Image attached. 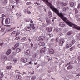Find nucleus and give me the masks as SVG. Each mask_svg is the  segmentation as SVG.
Returning <instances> with one entry per match:
<instances>
[{
    "label": "nucleus",
    "instance_id": "obj_1",
    "mask_svg": "<svg viewBox=\"0 0 80 80\" xmlns=\"http://www.w3.org/2000/svg\"><path fill=\"white\" fill-rule=\"evenodd\" d=\"M43 2H45V3L48 6L50 7V8L54 12L56 13L57 15L59 17H60L63 14L62 13H59V10H58L57 8H55L54 6L52 5V4L50 3V2H48V0H42Z\"/></svg>",
    "mask_w": 80,
    "mask_h": 80
},
{
    "label": "nucleus",
    "instance_id": "obj_2",
    "mask_svg": "<svg viewBox=\"0 0 80 80\" xmlns=\"http://www.w3.org/2000/svg\"><path fill=\"white\" fill-rule=\"evenodd\" d=\"M60 18H61V19H62L63 21L66 23V24H67L69 26V27H72V25H73V28H75V29H76V30H80V27L78 26L73 23H72L71 22H70L69 20H68L67 19V18H65L64 16H63V15H62Z\"/></svg>",
    "mask_w": 80,
    "mask_h": 80
},
{
    "label": "nucleus",
    "instance_id": "obj_3",
    "mask_svg": "<svg viewBox=\"0 0 80 80\" xmlns=\"http://www.w3.org/2000/svg\"><path fill=\"white\" fill-rule=\"evenodd\" d=\"M59 43L60 45H63L64 43V39L62 38H60L59 41Z\"/></svg>",
    "mask_w": 80,
    "mask_h": 80
},
{
    "label": "nucleus",
    "instance_id": "obj_4",
    "mask_svg": "<svg viewBox=\"0 0 80 80\" xmlns=\"http://www.w3.org/2000/svg\"><path fill=\"white\" fill-rule=\"evenodd\" d=\"M5 22L6 24H7V25H8L9 23H10V18H7L6 19V20L5 21Z\"/></svg>",
    "mask_w": 80,
    "mask_h": 80
},
{
    "label": "nucleus",
    "instance_id": "obj_5",
    "mask_svg": "<svg viewBox=\"0 0 80 80\" xmlns=\"http://www.w3.org/2000/svg\"><path fill=\"white\" fill-rule=\"evenodd\" d=\"M59 25L60 27H65V23L63 22H60L59 23Z\"/></svg>",
    "mask_w": 80,
    "mask_h": 80
},
{
    "label": "nucleus",
    "instance_id": "obj_6",
    "mask_svg": "<svg viewBox=\"0 0 80 80\" xmlns=\"http://www.w3.org/2000/svg\"><path fill=\"white\" fill-rule=\"evenodd\" d=\"M16 80H21L22 79V76L20 75H17L16 77Z\"/></svg>",
    "mask_w": 80,
    "mask_h": 80
},
{
    "label": "nucleus",
    "instance_id": "obj_7",
    "mask_svg": "<svg viewBox=\"0 0 80 80\" xmlns=\"http://www.w3.org/2000/svg\"><path fill=\"white\" fill-rule=\"evenodd\" d=\"M21 61L23 63H26L27 62V59L26 58H23L21 59Z\"/></svg>",
    "mask_w": 80,
    "mask_h": 80
},
{
    "label": "nucleus",
    "instance_id": "obj_8",
    "mask_svg": "<svg viewBox=\"0 0 80 80\" xmlns=\"http://www.w3.org/2000/svg\"><path fill=\"white\" fill-rule=\"evenodd\" d=\"M46 30L48 32H51L52 30V28L51 27H47L46 28Z\"/></svg>",
    "mask_w": 80,
    "mask_h": 80
},
{
    "label": "nucleus",
    "instance_id": "obj_9",
    "mask_svg": "<svg viewBox=\"0 0 80 80\" xmlns=\"http://www.w3.org/2000/svg\"><path fill=\"white\" fill-rule=\"evenodd\" d=\"M46 22L48 25H50L51 24V21L50 20V19L48 18L46 19Z\"/></svg>",
    "mask_w": 80,
    "mask_h": 80
},
{
    "label": "nucleus",
    "instance_id": "obj_10",
    "mask_svg": "<svg viewBox=\"0 0 80 80\" xmlns=\"http://www.w3.org/2000/svg\"><path fill=\"white\" fill-rule=\"evenodd\" d=\"M48 17L49 18H51V17H52V12H48Z\"/></svg>",
    "mask_w": 80,
    "mask_h": 80
},
{
    "label": "nucleus",
    "instance_id": "obj_11",
    "mask_svg": "<svg viewBox=\"0 0 80 80\" xmlns=\"http://www.w3.org/2000/svg\"><path fill=\"white\" fill-rule=\"evenodd\" d=\"M49 52L51 54H53L55 53V51L52 49H50L49 51Z\"/></svg>",
    "mask_w": 80,
    "mask_h": 80
},
{
    "label": "nucleus",
    "instance_id": "obj_12",
    "mask_svg": "<svg viewBox=\"0 0 80 80\" xmlns=\"http://www.w3.org/2000/svg\"><path fill=\"white\" fill-rule=\"evenodd\" d=\"M11 49H8V50L6 52V54L7 55H10V54L11 53Z\"/></svg>",
    "mask_w": 80,
    "mask_h": 80
},
{
    "label": "nucleus",
    "instance_id": "obj_13",
    "mask_svg": "<svg viewBox=\"0 0 80 80\" xmlns=\"http://www.w3.org/2000/svg\"><path fill=\"white\" fill-rule=\"evenodd\" d=\"M38 45L40 46H44L45 45V43L43 42H39Z\"/></svg>",
    "mask_w": 80,
    "mask_h": 80
},
{
    "label": "nucleus",
    "instance_id": "obj_14",
    "mask_svg": "<svg viewBox=\"0 0 80 80\" xmlns=\"http://www.w3.org/2000/svg\"><path fill=\"white\" fill-rule=\"evenodd\" d=\"M45 52V48H44L41 49L40 52L41 53H43Z\"/></svg>",
    "mask_w": 80,
    "mask_h": 80
},
{
    "label": "nucleus",
    "instance_id": "obj_15",
    "mask_svg": "<svg viewBox=\"0 0 80 80\" xmlns=\"http://www.w3.org/2000/svg\"><path fill=\"white\" fill-rule=\"evenodd\" d=\"M72 46V45L70 44H66V47L67 48H68L70 47H71Z\"/></svg>",
    "mask_w": 80,
    "mask_h": 80
},
{
    "label": "nucleus",
    "instance_id": "obj_16",
    "mask_svg": "<svg viewBox=\"0 0 80 80\" xmlns=\"http://www.w3.org/2000/svg\"><path fill=\"white\" fill-rule=\"evenodd\" d=\"M30 50H27L26 51V54L27 55H30Z\"/></svg>",
    "mask_w": 80,
    "mask_h": 80
},
{
    "label": "nucleus",
    "instance_id": "obj_17",
    "mask_svg": "<svg viewBox=\"0 0 80 80\" xmlns=\"http://www.w3.org/2000/svg\"><path fill=\"white\" fill-rule=\"evenodd\" d=\"M31 28L29 27L26 28H25V30L26 31V32H28V31H30V30H31Z\"/></svg>",
    "mask_w": 80,
    "mask_h": 80
},
{
    "label": "nucleus",
    "instance_id": "obj_18",
    "mask_svg": "<svg viewBox=\"0 0 80 80\" xmlns=\"http://www.w3.org/2000/svg\"><path fill=\"white\" fill-rule=\"evenodd\" d=\"M72 68H73V66L70 65L67 67V70H71V69H72Z\"/></svg>",
    "mask_w": 80,
    "mask_h": 80
},
{
    "label": "nucleus",
    "instance_id": "obj_19",
    "mask_svg": "<svg viewBox=\"0 0 80 80\" xmlns=\"http://www.w3.org/2000/svg\"><path fill=\"white\" fill-rule=\"evenodd\" d=\"M7 70H10L12 68V66H9L6 67V68Z\"/></svg>",
    "mask_w": 80,
    "mask_h": 80
},
{
    "label": "nucleus",
    "instance_id": "obj_20",
    "mask_svg": "<svg viewBox=\"0 0 80 80\" xmlns=\"http://www.w3.org/2000/svg\"><path fill=\"white\" fill-rule=\"evenodd\" d=\"M30 26L31 28H32L33 29H35V26H34V24H30Z\"/></svg>",
    "mask_w": 80,
    "mask_h": 80
},
{
    "label": "nucleus",
    "instance_id": "obj_21",
    "mask_svg": "<svg viewBox=\"0 0 80 80\" xmlns=\"http://www.w3.org/2000/svg\"><path fill=\"white\" fill-rule=\"evenodd\" d=\"M5 28H2L0 31L2 33H3L4 32V31H5Z\"/></svg>",
    "mask_w": 80,
    "mask_h": 80
},
{
    "label": "nucleus",
    "instance_id": "obj_22",
    "mask_svg": "<svg viewBox=\"0 0 80 80\" xmlns=\"http://www.w3.org/2000/svg\"><path fill=\"white\" fill-rule=\"evenodd\" d=\"M36 76H33L31 78V80H36Z\"/></svg>",
    "mask_w": 80,
    "mask_h": 80
},
{
    "label": "nucleus",
    "instance_id": "obj_23",
    "mask_svg": "<svg viewBox=\"0 0 80 80\" xmlns=\"http://www.w3.org/2000/svg\"><path fill=\"white\" fill-rule=\"evenodd\" d=\"M70 5L71 7H72L74 6V3L73 2H70Z\"/></svg>",
    "mask_w": 80,
    "mask_h": 80
},
{
    "label": "nucleus",
    "instance_id": "obj_24",
    "mask_svg": "<svg viewBox=\"0 0 80 80\" xmlns=\"http://www.w3.org/2000/svg\"><path fill=\"white\" fill-rule=\"evenodd\" d=\"M75 43V40H72L71 42V44H74Z\"/></svg>",
    "mask_w": 80,
    "mask_h": 80
},
{
    "label": "nucleus",
    "instance_id": "obj_25",
    "mask_svg": "<svg viewBox=\"0 0 80 80\" xmlns=\"http://www.w3.org/2000/svg\"><path fill=\"white\" fill-rule=\"evenodd\" d=\"M22 40H24L23 42H24V41H25V40H27V37H24V38H22Z\"/></svg>",
    "mask_w": 80,
    "mask_h": 80
},
{
    "label": "nucleus",
    "instance_id": "obj_26",
    "mask_svg": "<svg viewBox=\"0 0 80 80\" xmlns=\"http://www.w3.org/2000/svg\"><path fill=\"white\" fill-rule=\"evenodd\" d=\"M75 47L73 46V47H72L70 49V51H72V50H74V49H75Z\"/></svg>",
    "mask_w": 80,
    "mask_h": 80
},
{
    "label": "nucleus",
    "instance_id": "obj_27",
    "mask_svg": "<svg viewBox=\"0 0 80 80\" xmlns=\"http://www.w3.org/2000/svg\"><path fill=\"white\" fill-rule=\"evenodd\" d=\"M42 41H43L45 39V38L44 36H41Z\"/></svg>",
    "mask_w": 80,
    "mask_h": 80
},
{
    "label": "nucleus",
    "instance_id": "obj_28",
    "mask_svg": "<svg viewBox=\"0 0 80 80\" xmlns=\"http://www.w3.org/2000/svg\"><path fill=\"white\" fill-rule=\"evenodd\" d=\"M16 51L17 52H20L21 51V49L19 48H18L16 49Z\"/></svg>",
    "mask_w": 80,
    "mask_h": 80
},
{
    "label": "nucleus",
    "instance_id": "obj_29",
    "mask_svg": "<svg viewBox=\"0 0 80 80\" xmlns=\"http://www.w3.org/2000/svg\"><path fill=\"white\" fill-rule=\"evenodd\" d=\"M20 74H21V75H25L26 74H27V72H24L22 73H20Z\"/></svg>",
    "mask_w": 80,
    "mask_h": 80
},
{
    "label": "nucleus",
    "instance_id": "obj_30",
    "mask_svg": "<svg viewBox=\"0 0 80 80\" xmlns=\"http://www.w3.org/2000/svg\"><path fill=\"white\" fill-rule=\"evenodd\" d=\"M67 3H62V6L63 7H64V6H66L67 5Z\"/></svg>",
    "mask_w": 80,
    "mask_h": 80
},
{
    "label": "nucleus",
    "instance_id": "obj_31",
    "mask_svg": "<svg viewBox=\"0 0 80 80\" xmlns=\"http://www.w3.org/2000/svg\"><path fill=\"white\" fill-rule=\"evenodd\" d=\"M17 48L16 46H14L12 48V50H16V49Z\"/></svg>",
    "mask_w": 80,
    "mask_h": 80
},
{
    "label": "nucleus",
    "instance_id": "obj_32",
    "mask_svg": "<svg viewBox=\"0 0 80 80\" xmlns=\"http://www.w3.org/2000/svg\"><path fill=\"white\" fill-rule=\"evenodd\" d=\"M74 10H75V13H78V10L77 9H74Z\"/></svg>",
    "mask_w": 80,
    "mask_h": 80
},
{
    "label": "nucleus",
    "instance_id": "obj_33",
    "mask_svg": "<svg viewBox=\"0 0 80 80\" xmlns=\"http://www.w3.org/2000/svg\"><path fill=\"white\" fill-rule=\"evenodd\" d=\"M14 46H16V48H17L19 47V43H17Z\"/></svg>",
    "mask_w": 80,
    "mask_h": 80
},
{
    "label": "nucleus",
    "instance_id": "obj_34",
    "mask_svg": "<svg viewBox=\"0 0 80 80\" xmlns=\"http://www.w3.org/2000/svg\"><path fill=\"white\" fill-rule=\"evenodd\" d=\"M71 34H72V32L71 31H69L67 33L68 35H71Z\"/></svg>",
    "mask_w": 80,
    "mask_h": 80
},
{
    "label": "nucleus",
    "instance_id": "obj_35",
    "mask_svg": "<svg viewBox=\"0 0 80 80\" xmlns=\"http://www.w3.org/2000/svg\"><path fill=\"white\" fill-rule=\"evenodd\" d=\"M20 38V36H18V37L16 38L15 39V40H19Z\"/></svg>",
    "mask_w": 80,
    "mask_h": 80
},
{
    "label": "nucleus",
    "instance_id": "obj_36",
    "mask_svg": "<svg viewBox=\"0 0 80 80\" xmlns=\"http://www.w3.org/2000/svg\"><path fill=\"white\" fill-rule=\"evenodd\" d=\"M34 73L35 72L34 71H33L32 72H29V73H30V74H31V75H33V74H34Z\"/></svg>",
    "mask_w": 80,
    "mask_h": 80
},
{
    "label": "nucleus",
    "instance_id": "obj_37",
    "mask_svg": "<svg viewBox=\"0 0 80 80\" xmlns=\"http://www.w3.org/2000/svg\"><path fill=\"white\" fill-rule=\"evenodd\" d=\"M15 72L16 73H20V72H19L18 70H16Z\"/></svg>",
    "mask_w": 80,
    "mask_h": 80
},
{
    "label": "nucleus",
    "instance_id": "obj_38",
    "mask_svg": "<svg viewBox=\"0 0 80 80\" xmlns=\"http://www.w3.org/2000/svg\"><path fill=\"white\" fill-rule=\"evenodd\" d=\"M2 18V22H1V23H2V25H3V18Z\"/></svg>",
    "mask_w": 80,
    "mask_h": 80
},
{
    "label": "nucleus",
    "instance_id": "obj_39",
    "mask_svg": "<svg viewBox=\"0 0 80 80\" xmlns=\"http://www.w3.org/2000/svg\"><path fill=\"white\" fill-rule=\"evenodd\" d=\"M14 29H15V27H13L11 29V31H13Z\"/></svg>",
    "mask_w": 80,
    "mask_h": 80
},
{
    "label": "nucleus",
    "instance_id": "obj_40",
    "mask_svg": "<svg viewBox=\"0 0 80 80\" xmlns=\"http://www.w3.org/2000/svg\"><path fill=\"white\" fill-rule=\"evenodd\" d=\"M13 61L14 62V63H16V62H17V59H13Z\"/></svg>",
    "mask_w": 80,
    "mask_h": 80
},
{
    "label": "nucleus",
    "instance_id": "obj_41",
    "mask_svg": "<svg viewBox=\"0 0 80 80\" xmlns=\"http://www.w3.org/2000/svg\"><path fill=\"white\" fill-rule=\"evenodd\" d=\"M27 13H28V14H31V12H30V11H29L28 10H27Z\"/></svg>",
    "mask_w": 80,
    "mask_h": 80
},
{
    "label": "nucleus",
    "instance_id": "obj_42",
    "mask_svg": "<svg viewBox=\"0 0 80 80\" xmlns=\"http://www.w3.org/2000/svg\"><path fill=\"white\" fill-rule=\"evenodd\" d=\"M12 54L13 55H17V53L16 52H12Z\"/></svg>",
    "mask_w": 80,
    "mask_h": 80
},
{
    "label": "nucleus",
    "instance_id": "obj_43",
    "mask_svg": "<svg viewBox=\"0 0 80 80\" xmlns=\"http://www.w3.org/2000/svg\"><path fill=\"white\" fill-rule=\"evenodd\" d=\"M38 40L39 41H42V38H41V37H40L38 38Z\"/></svg>",
    "mask_w": 80,
    "mask_h": 80
},
{
    "label": "nucleus",
    "instance_id": "obj_44",
    "mask_svg": "<svg viewBox=\"0 0 80 80\" xmlns=\"http://www.w3.org/2000/svg\"><path fill=\"white\" fill-rule=\"evenodd\" d=\"M15 33H16V31H14L12 33L11 35H13V34H15Z\"/></svg>",
    "mask_w": 80,
    "mask_h": 80
},
{
    "label": "nucleus",
    "instance_id": "obj_45",
    "mask_svg": "<svg viewBox=\"0 0 80 80\" xmlns=\"http://www.w3.org/2000/svg\"><path fill=\"white\" fill-rule=\"evenodd\" d=\"M52 60V57L50 58L49 59H48V61L50 62L51 60Z\"/></svg>",
    "mask_w": 80,
    "mask_h": 80
},
{
    "label": "nucleus",
    "instance_id": "obj_46",
    "mask_svg": "<svg viewBox=\"0 0 80 80\" xmlns=\"http://www.w3.org/2000/svg\"><path fill=\"white\" fill-rule=\"evenodd\" d=\"M31 3L30 2H28L26 4V5H31Z\"/></svg>",
    "mask_w": 80,
    "mask_h": 80
},
{
    "label": "nucleus",
    "instance_id": "obj_47",
    "mask_svg": "<svg viewBox=\"0 0 80 80\" xmlns=\"http://www.w3.org/2000/svg\"><path fill=\"white\" fill-rule=\"evenodd\" d=\"M30 18H28V19H27L26 20V22H30Z\"/></svg>",
    "mask_w": 80,
    "mask_h": 80
},
{
    "label": "nucleus",
    "instance_id": "obj_48",
    "mask_svg": "<svg viewBox=\"0 0 80 80\" xmlns=\"http://www.w3.org/2000/svg\"><path fill=\"white\" fill-rule=\"evenodd\" d=\"M78 38L79 39V40H80V33L78 35Z\"/></svg>",
    "mask_w": 80,
    "mask_h": 80
},
{
    "label": "nucleus",
    "instance_id": "obj_49",
    "mask_svg": "<svg viewBox=\"0 0 80 80\" xmlns=\"http://www.w3.org/2000/svg\"><path fill=\"white\" fill-rule=\"evenodd\" d=\"M77 76H80V73L77 74L76 75V77H77Z\"/></svg>",
    "mask_w": 80,
    "mask_h": 80
},
{
    "label": "nucleus",
    "instance_id": "obj_50",
    "mask_svg": "<svg viewBox=\"0 0 80 80\" xmlns=\"http://www.w3.org/2000/svg\"><path fill=\"white\" fill-rule=\"evenodd\" d=\"M33 57H34L35 58V57H37V55H36V54H34L33 56Z\"/></svg>",
    "mask_w": 80,
    "mask_h": 80
},
{
    "label": "nucleus",
    "instance_id": "obj_51",
    "mask_svg": "<svg viewBox=\"0 0 80 80\" xmlns=\"http://www.w3.org/2000/svg\"><path fill=\"white\" fill-rule=\"evenodd\" d=\"M63 11H66L67 10V9H66V8L64 7L63 8Z\"/></svg>",
    "mask_w": 80,
    "mask_h": 80
},
{
    "label": "nucleus",
    "instance_id": "obj_52",
    "mask_svg": "<svg viewBox=\"0 0 80 80\" xmlns=\"http://www.w3.org/2000/svg\"><path fill=\"white\" fill-rule=\"evenodd\" d=\"M56 41L57 42H58V37L56 39Z\"/></svg>",
    "mask_w": 80,
    "mask_h": 80
},
{
    "label": "nucleus",
    "instance_id": "obj_53",
    "mask_svg": "<svg viewBox=\"0 0 80 80\" xmlns=\"http://www.w3.org/2000/svg\"><path fill=\"white\" fill-rule=\"evenodd\" d=\"M4 44V43H3V42L1 43L0 44V46H2V45H3Z\"/></svg>",
    "mask_w": 80,
    "mask_h": 80
},
{
    "label": "nucleus",
    "instance_id": "obj_54",
    "mask_svg": "<svg viewBox=\"0 0 80 80\" xmlns=\"http://www.w3.org/2000/svg\"><path fill=\"white\" fill-rule=\"evenodd\" d=\"M2 16L3 17H6V16H5V15L4 14H2Z\"/></svg>",
    "mask_w": 80,
    "mask_h": 80
},
{
    "label": "nucleus",
    "instance_id": "obj_55",
    "mask_svg": "<svg viewBox=\"0 0 80 80\" xmlns=\"http://www.w3.org/2000/svg\"><path fill=\"white\" fill-rule=\"evenodd\" d=\"M36 3L38 5H40V4L38 3V2H36L35 4Z\"/></svg>",
    "mask_w": 80,
    "mask_h": 80
},
{
    "label": "nucleus",
    "instance_id": "obj_56",
    "mask_svg": "<svg viewBox=\"0 0 80 80\" xmlns=\"http://www.w3.org/2000/svg\"><path fill=\"white\" fill-rule=\"evenodd\" d=\"M16 3H19V0H15Z\"/></svg>",
    "mask_w": 80,
    "mask_h": 80
},
{
    "label": "nucleus",
    "instance_id": "obj_57",
    "mask_svg": "<svg viewBox=\"0 0 80 80\" xmlns=\"http://www.w3.org/2000/svg\"><path fill=\"white\" fill-rule=\"evenodd\" d=\"M65 8H66V10H68V9H69V8L68 7H65Z\"/></svg>",
    "mask_w": 80,
    "mask_h": 80
},
{
    "label": "nucleus",
    "instance_id": "obj_58",
    "mask_svg": "<svg viewBox=\"0 0 80 80\" xmlns=\"http://www.w3.org/2000/svg\"><path fill=\"white\" fill-rule=\"evenodd\" d=\"M78 48H80V44H78Z\"/></svg>",
    "mask_w": 80,
    "mask_h": 80
},
{
    "label": "nucleus",
    "instance_id": "obj_59",
    "mask_svg": "<svg viewBox=\"0 0 80 80\" xmlns=\"http://www.w3.org/2000/svg\"><path fill=\"white\" fill-rule=\"evenodd\" d=\"M31 48H32L33 47V44H32V43H31Z\"/></svg>",
    "mask_w": 80,
    "mask_h": 80
},
{
    "label": "nucleus",
    "instance_id": "obj_60",
    "mask_svg": "<svg viewBox=\"0 0 80 80\" xmlns=\"http://www.w3.org/2000/svg\"><path fill=\"white\" fill-rule=\"evenodd\" d=\"M78 60L80 61V56H79L78 58Z\"/></svg>",
    "mask_w": 80,
    "mask_h": 80
},
{
    "label": "nucleus",
    "instance_id": "obj_61",
    "mask_svg": "<svg viewBox=\"0 0 80 80\" xmlns=\"http://www.w3.org/2000/svg\"><path fill=\"white\" fill-rule=\"evenodd\" d=\"M30 22L31 23H33V21H32V20H31L30 21Z\"/></svg>",
    "mask_w": 80,
    "mask_h": 80
},
{
    "label": "nucleus",
    "instance_id": "obj_62",
    "mask_svg": "<svg viewBox=\"0 0 80 80\" xmlns=\"http://www.w3.org/2000/svg\"><path fill=\"white\" fill-rule=\"evenodd\" d=\"M49 35L50 37H52V34H49Z\"/></svg>",
    "mask_w": 80,
    "mask_h": 80
},
{
    "label": "nucleus",
    "instance_id": "obj_63",
    "mask_svg": "<svg viewBox=\"0 0 80 80\" xmlns=\"http://www.w3.org/2000/svg\"><path fill=\"white\" fill-rule=\"evenodd\" d=\"M16 36H18V35H19V33H18V32H17L16 33Z\"/></svg>",
    "mask_w": 80,
    "mask_h": 80
},
{
    "label": "nucleus",
    "instance_id": "obj_64",
    "mask_svg": "<svg viewBox=\"0 0 80 80\" xmlns=\"http://www.w3.org/2000/svg\"><path fill=\"white\" fill-rule=\"evenodd\" d=\"M3 79V78L2 77H0V80H2Z\"/></svg>",
    "mask_w": 80,
    "mask_h": 80
}]
</instances>
